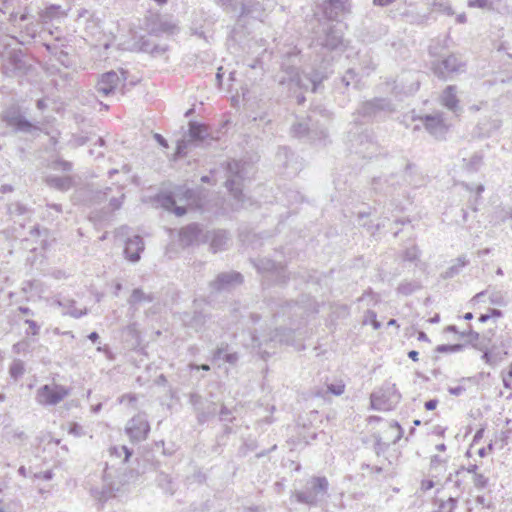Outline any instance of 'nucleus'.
<instances>
[{"mask_svg": "<svg viewBox=\"0 0 512 512\" xmlns=\"http://www.w3.org/2000/svg\"><path fill=\"white\" fill-rule=\"evenodd\" d=\"M419 251L416 246L406 249L404 253V259L407 261H414L418 258Z\"/></svg>", "mask_w": 512, "mask_h": 512, "instance_id": "obj_46", "label": "nucleus"}, {"mask_svg": "<svg viewBox=\"0 0 512 512\" xmlns=\"http://www.w3.org/2000/svg\"><path fill=\"white\" fill-rule=\"evenodd\" d=\"M482 359L490 366H495V360L492 359V351L485 350L482 354Z\"/></svg>", "mask_w": 512, "mask_h": 512, "instance_id": "obj_57", "label": "nucleus"}, {"mask_svg": "<svg viewBox=\"0 0 512 512\" xmlns=\"http://www.w3.org/2000/svg\"><path fill=\"white\" fill-rule=\"evenodd\" d=\"M24 364L21 360H15L9 368V373L12 378L17 380L24 374Z\"/></svg>", "mask_w": 512, "mask_h": 512, "instance_id": "obj_37", "label": "nucleus"}, {"mask_svg": "<svg viewBox=\"0 0 512 512\" xmlns=\"http://www.w3.org/2000/svg\"><path fill=\"white\" fill-rule=\"evenodd\" d=\"M225 186L236 200V209L243 208L245 204V196L242 193V181L245 176V163L237 160L228 161L226 164Z\"/></svg>", "mask_w": 512, "mask_h": 512, "instance_id": "obj_4", "label": "nucleus"}, {"mask_svg": "<svg viewBox=\"0 0 512 512\" xmlns=\"http://www.w3.org/2000/svg\"><path fill=\"white\" fill-rule=\"evenodd\" d=\"M506 355H507V352L500 353V352H493L492 351V359L495 360V366L498 363H500L505 358Z\"/></svg>", "mask_w": 512, "mask_h": 512, "instance_id": "obj_60", "label": "nucleus"}, {"mask_svg": "<svg viewBox=\"0 0 512 512\" xmlns=\"http://www.w3.org/2000/svg\"><path fill=\"white\" fill-rule=\"evenodd\" d=\"M174 28H175V26L168 22H161L159 28H157V29L153 28V29H151V32L154 34L171 33Z\"/></svg>", "mask_w": 512, "mask_h": 512, "instance_id": "obj_45", "label": "nucleus"}, {"mask_svg": "<svg viewBox=\"0 0 512 512\" xmlns=\"http://www.w3.org/2000/svg\"><path fill=\"white\" fill-rule=\"evenodd\" d=\"M209 238L210 234L197 223L189 224L180 231V242L186 246L207 243Z\"/></svg>", "mask_w": 512, "mask_h": 512, "instance_id": "obj_14", "label": "nucleus"}, {"mask_svg": "<svg viewBox=\"0 0 512 512\" xmlns=\"http://www.w3.org/2000/svg\"><path fill=\"white\" fill-rule=\"evenodd\" d=\"M465 345L464 344H453V345H447V344H443V345H438L436 347V352H439V353H455V352H460L464 349Z\"/></svg>", "mask_w": 512, "mask_h": 512, "instance_id": "obj_38", "label": "nucleus"}, {"mask_svg": "<svg viewBox=\"0 0 512 512\" xmlns=\"http://www.w3.org/2000/svg\"><path fill=\"white\" fill-rule=\"evenodd\" d=\"M452 483L455 488L454 495L460 497L466 488V476L464 468L457 470L454 474H450L446 479V484Z\"/></svg>", "mask_w": 512, "mask_h": 512, "instance_id": "obj_28", "label": "nucleus"}, {"mask_svg": "<svg viewBox=\"0 0 512 512\" xmlns=\"http://www.w3.org/2000/svg\"><path fill=\"white\" fill-rule=\"evenodd\" d=\"M318 5L328 20H336L341 15L350 12L348 0H322Z\"/></svg>", "mask_w": 512, "mask_h": 512, "instance_id": "obj_18", "label": "nucleus"}, {"mask_svg": "<svg viewBox=\"0 0 512 512\" xmlns=\"http://www.w3.org/2000/svg\"><path fill=\"white\" fill-rule=\"evenodd\" d=\"M210 234L208 242L211 250L215 253L226 248L230 237L225 230L207 231Z\"/></svg>", "mask_w": 512, "mask_h": 512, "instance_id": "obj_23", "label": "nucleus"}, {"mask_svg": "<svg viewBox=\"0 0 512 512\" xmlns=\"http://www.w3.org/2000/svg\"><path fill=\"white\" fill-rule=\"evenodd\" d=\"M465 387L462 386V385H458L456 387H450L448 389V392L451 394V395H454V396H460L461 394H463L465 392Z\"/></svg>", "mask_w": 512, "mask_h": 512, "instance_id": "obj_58", "label": "nucleus"}, {"mask_svg": "<svg viewBox=\"0 0 512 512\" xmlns=\"http://www.w3.org/2000/svg\"><path fill=\"white\" fill-rule=\"evenodd\" d=\"M155 299L153 293H146L142 288L133 289L130 297L127 300V303L130 306V309L137 310L138 306L143 303H151Z\"/></svg>", "mask_w": 512, "mask_h": 512, "instance_id": "obj_25", "label": "nucleus"}, {"mask_svg": "<svg viewBox=\"0 0 512 512\" xmlns=\"http://www.w3.org/2000/svg\"><path fill=\"white\" fill-rule=\"evenodd\" d=\"M328 487L325 477H312L307 481L304 490L295 492L296 500L299 503L316 505L327 495Z\"/></svg>", "mask_w": 512, "mask_h": 512, "instance_id": "obj_5", "label": "nucleus"}, {"mask_svg": "<svg viewBox=\"0 0 512 512\" xmlns=\"http://www.w3.org/2000/svg\"><path fill=\"white\" fill-rule=\"evenodd\" d=\"M126 434L131 442H141L145 440L150 431V425L144 414H138L130 419L125 427Z\"/></svg>", "mask_w": 512, "mask_h": 512, "instance_id": "obj_12", "label": "nucleus"}, {"mask_svg": "<svg viewBox=\"0 0 512 512\" xmlns=\"http://www.w3.org/2000/svg\"><path fill=\"white\" fill-rule=\"evenodd\" d=\"M361 64H362V70L367 75L370 74V72L375 70V68H376V63L373 61V58L369 54H365L363 56V60H362Z\"/></svg>", "mask_w": 512, "mask_h": 512, "instance_id": "obj_39", "label": "nucleus"}, {"mask_svg": "<svg viewBox=\"0 0 512 512\" xmlns=\"http://www.w3.org/2000/svg\"><path fill=\"white\" fill-rule=\"evenodd\" d=\"M482 162V156L475 154L470 158L468 167L472 170H477Z\"/></svg>", "mask_w": 512, "mask_h": 512, "instance_id": "obj_53", "label": "nucleus"}, {"mask_svg": "<svg viewBox=\"0 0 512 512\" xmlns=\"http://www.w3.org/2000/svg\"><path fill=\"white\" fill-rule=\"evenodd\" d=\"M328 390L336 395V396H339L341 394L344 393V390H345V385L342 384V383H338V384H330L328 385Z\"/></svg>", "mask_w": 512, "mask_h": 512, "instance_id": "obj_51", "label": "nucleus"}, {"mask_svg": "<svg viewBox=\"0 0 512 512\" xmlns=\"http://www.w3.org/2000/svg\"><path fill=\"white\" fill-rule=\"evenodd\" d=\"M3 120L8 126L14 128V130L18 132L32 133L33 131L38 130L35 125L21 115L17 108H9L4 111Z\"/></svg>", "mask_w": 512, "mask_h": 512, "instance_id": "obj_15", "label": "nucleus"}, {"mask_svg": "<svg viewBox=\"0 0 512 512\" xmlns=\"http://www.w3.org/2000/svg\"><path fill=\"white\" fill-rule=\"evenodd\" d=\"M291 134L293 137L303 138L308 136L310 139H321L327 136L325 130L318 131L310 116L298 119L291 127Z\"/></svg>", "mask_w": 512, "mask_h": 512, "instance_id": "obj_13", "label": "nucleus"}, {"mask_svg": "<svg viewBox=\"0 0 512 512\" xmlns=\"http://www.w3.org/2000/svg\"><path fill=\"white\" fill-rule=\"evenodd\" d=\"M501 377H502L503 386L507 389H511L512 388V382H511L512 378H509L507 375H505V372H501Z\"/></svg>", "mask_w": 512, "mask_h": 512, "instance_id": "obj_63", "label": "nucleus"}, {"mask_svg": "<svg viewBox=\"0 0 512 512\" xmlns=\"http://www.w3.org/2000/svg\"><path fill=\"white\" fill-rule=\"evenodd\" d=\"M167 46H159V45H153L151 48V54L156 55H162L167 51Z\"/></svg>", "mask_w": 512, "mask_h": 512, "instance_id": "obj_59", "label": "nucleus"}, {"mask_svg": "<svg viewBox=\"0 0 512 512\" xmlns=\"http://www.w3.org/2000/svg\"><path fill=\"white\" fill-rule=\"evenodd\" d=\"M69 433L76 437H80L85 434L83 427L77 423H72L70 425Z\"/></svg>", "mask_w": 512, "mask_h": 512, "instance_id": "obj_52", "label": "nucleus"}, {"mask_svg": "<svg viewBox=\"0 0 512 512\" xmlns=\"http://www.w3.org/2000/svg\"><path fill=\"white\" fill-rule=\"evenodd\" d=\"M152 47H153V45H151V43L148 40H142L141 45H140V49L143 52H148V53L151 54V48Z\"/></svg>", "mask_w": 512, "mask_h": 512, "instance_id": "obj_64", "label": "nucleus"}, {"mask_svg": "<svg viewBox=\"0 0 512 512\" xmlns=\"http://www.w3.org/2000/svg\"><path fill=\"white\" fill-rule=\"evenodd\" d=\"M433 487H434V482L430 479L423 480L421 482V490L424 492L432 489Z\"/></svg>", "mask_w": 512, "mask_h": 512, "instance_id": "obj_62", "label": "nucleus"}, {"mask_svg": "<svg viewBox=\"0 0 512 512\" xmlns=\"http://www.w3.org/2000/svg\"><path fill=\"white\" fill-rule=\"evenodd\" d=\"M355 76H356V74H355L354 70H353V69H348V70L346 71V73L341 77V79H340V83H341L344 87L348 88V87L350 86V84H351L352 82H354V80H355Z\"/></svg>", "mask_w": 512, "mask_h": 512, "instance_id": "obj_43", "label": "nucleus"}, {"mask_svg": "<svg viewBox=\"0 0 512 512\" xmlns=\"http://www.w3.org/2000/svg\"><path fill=\"white\" fill-rule=\"evenodd\" d=\"M298 54L299 52L295 48L287 52L281 64L282 70L279 76V85L289 93L294 94L299 90L308 89L316 92L325 76L319 71H313L311 74L301 76L296 67L299 63Z\"/></svg>", "mask_w": 512, "mask_h": 512, "instance_id": "obj_1", "label": "nucleus"}, {"mask_svg": "<svg viewBox=\"0 0 512 512\" xmlns=\"http://www.w3.org/2000/svg\"><path fill=\"white\" fill-rule=\"evenodd\" d=\"M144 248L145 245L142 237L135 235L126 241L124 253L129 261L135 263L140 260Z\"/></svg>", "mask_w": 512, "mask_h": 512, "instance_id": "obj_20", "label": "nucleus"}, {"mask_svg": "<svg viewBox=\"0 0 512 512\" xmlns=\"http://www.w3.org/2000/svg\"><path fill=\"white\" fill-rule=\"evenodd\" d=\"M25 324H27L29 326V330L26 331V334H28V335L29 334H31V335L39 334L40 326L34 320L26 319Z\"/></svg>", "mask_w": 512, "mask_h": 512, "instance_id": "obj_47", "label": "nucleus"}, {"mask_svg": "<svg viewBox=\"0 0 512 512\" xmlns=\"http://www.w3.org/2000/svg\"><path fill=\"white\" fill-rule=\"evenodd\" d=\"M468 6L487 10L493 9V3L489 0H469Z\"/></svg>", "mask_w": 512, "mask_h": 512, "instance_id": "obj_41", "label": "nucleus"}, {"mask_svg": "<svg viewBox=\"0 0 512 512\" xmlns=\"http://www.w3.org/2000/svg\"><path fill=\"white\" fill-rule=\"evenodd\" d=\"M71 394V388L52 383L39 387L35 394V400L42 406H55Z\"/></svg>", "mask_w": 512, "mask_h": 512, "instance_id": "obj_7", "label": "nucleus"}, {"mask_svg": "<svg viewBox=\"0 0 512 512\" xmlns=\"http://www.w3.org/2000/svg\"><path fill=\"white\" fill-rule=\"evenodd\" d=\"M472 479H473V483H474L475 487L478 489H483L488 484V478L480 473H475V475L472 476Z\"/></svg>", "mask_w": 512, "mask_h": 512, "instance_id": "obj_44", "label": "nucleus"}, {"mask_svg": "<svg viewBox=\"0 0 512 512\" xmlns=\"http://www.w3.org/2000/svg\"><path fill=\"white\" fill-rule=\"evenodd\" d=\"M465 63L454 54L433 63L432 70L434 74L441 79H447L453 73H458L464 70Z\"/></svg>", "mask_w": 512, "mask_h": 512, "instance_id": "obj_11", "label": "nucleus"}, {"mask_svg": "<svg viewBox=\"0 0 512 512\" xmlns=\"http://www.w3.org/2000/svg\"><path fill=\"white\" fill-rule=\"evenodd\" d=\"M207 316L201 311H194L193 313H183L181 319L185 326L190 327L196 331L200 330L206 323Z\"/></svg>", "mask_w": 512, "mask_h": 512, "instance_id": "obj_26", "label": "nucleus"}, {"mask_svg": "<svg viewBox=\"0 0 512 512\" xmlns=\"http://www.w3.org/2000/svg\"><path fill=\"white\" fill-rule=\"evenodd\" d=\"M460 336L462 338L467 337L470 343H474L479 339V333L473 331L471 328L468 331L461 332Z\"/></svg>", "mask_w": 512, "mask_h": 512, "instance_id": "obj_50", "label": "nucleus"}, {"mask_svg": "<svg viewBox=\"0 0 512 512\" xmlns=\"http://www.w3.org/2000/svg\"><path fill=\"white\" fill-rule=\"evenodd\" d=\"M78 19L87 18L89 21H91L95 26L97 25L96 20L94 19V16L87 10V9H80L77 14Z\"/></svg>", "mask_w": 512, "mask_h": 512, "instance_id": "obj_55", "label": "nucleus"}, {"mask_svg": "<svg viewBox=\"0 0 512 512\" xmlns=\"http://www.w3.org/2000/svg\"><path fill=\"white\" fill-rule=\"evenodd\" d=\"M480 125L483 126L481 127V129H484L485 133L487 135H490L491 133L500 129V127L502 126V121L499 118H494L487 122H482L480 123Z\"/></svg>", "mask_w": 512, "mask_h": 512, "instance_id": "obj_35", "label": "nucleus"}, {"mask_svg": "<svg viewBox=\"0 0 512 512\" xmlns=\"http://www.w3.org/2000/svg\"><path fill=\"white\" fill-rule=\"evenodd\" d=\"M213 360L236 365L239 361V354L237 352H230L228 344H222L214 351Z\"/></svg>", "mask_w": 512, "mask_h": 512, "instance_id": "obj_27", "label": "nucleus"}, {"mask_svg": "<svg viewBox=\"0 0 512 512\" xmlns=\"http://www.w3.org/2000/svg\"><path fill=\"white\" fill-rule=\"evenodd\" d=\"M420 284L419 282L417 281H402L398 287H397V292L399 294H402V295H410L412 293H414L415 291H417L418 289H420Z\"/></svg>", "mask_w": 512, "mask_h": 512, "instance_id": "obj_32", "label": "nucleus"}, {"mask_svg": "<svg viewBox=\"0 0 512 512\" xmlns=\"http://www.w3.org/2000/svg\"><path fill=\"white\" fill-rule=\"evenodd\" d=\"M119 196H113L109 199V206L112 211L118 210L122 206V202L124 199V193L120 188H118Z\"/></svg>", "mask_w": 512, "mask_h": 512, "instance_id": "obj_40", "label": "nucleus"}, {"mask_svg": "<svg viewBox=\"0 0 512 512\" xmlns=\"http://www.w3.org/2000/svg\"><path fill=\"white\" fill-rule=\"evenodd\" d=\"M120 84V77L114 71H109L101 75L95 85V90L101 96L107 97L114 94Z\"/></svg>", "mask_w": 512, "mask_h": 512, "instance_id": "obj_19", "label": "nucleus"}, {"mask_svg": "<svg viewBox=\"0 0 512 512\" xmlns=\"http://www.w3.org/2000/svg\"><path fill=\"white\" fill-rule=\"evenodd\" d=\"M54 303L63 308V314L64 315H70L73 318H80L87 314V309H78L75 307V300L69 299V298H56L54 300Z\"/></svg>", "mask_w": 512, "mask_h": 512, "instance_id": "obj_24", "label": "nucleus"}, {"mask_svg": "<svg viewBox=\"0 0 512 512\" xmlns=\"http://www.w3.org/2000/svg\"><path fill=\"white\" fill-rule=\"evenodd\" d=\"M351 141L353 142V146L356 147V152L362 154L364 157H372L376 150V144L366 132L360 133Z\"/></svg>", "mask_w": 512, "mask_h": 512, "instance_id": "obj_21", "label": "nucleus"}, {"mask_svg": "<svg viewBox=\"0 0 512 512\" xmlns=\"http://www.w3.org/2000/svg\"><path fill=\"white\" fill-rule=\"evenodd\" d=\"M343 41L342 32L330 23H325L317 33L314 43L328 50L337 49Z\"/></svg>", "mask_w": 512, "mask_h": 512, "instance_id": "obj_10", "label": "nucleus"}, {"mask_svg": "<svg viewBox=\"0 0 512 512\" xmlns=\"http://www.w3.org/2000/svg\"><path fill=\"white\" fill-rule=\"evenodd\" d=\"M458 496L450 495L446 501H442L439 505L441 512H454L457 507Z\"/></svg>", "mask_w": 512, "mask_h": 512, "instance_id": "obj_36", "label": "nucleus"}, {"mask_svg": "<svg viewBox=\"0 0 512 512\" xmlns=\"http://www.w3.org/2000/svg\"><path fill=\"white\" fill-rule=\"evenodd\" d=\"M252 346L254 348L258 349V352L262 354V357L264 358L266 355L269 356L270 352L266 349H263V343L256 337L255 335L252 336Z\"/></svg>", "mask_w": 512, "mask_h": 512, "instance_id": "obj_49", "label": "nucleus"}, {"mask_svg": "<svg viewBox=\"0 0 512 512\" xmlns=\"http://www.w3.org/2000/svg\"><path fill=\"white\" fill-rule=\"evenodd\" d=\"M196 193L193 189L177 187L173 192H161L155 201L167 211H173L177 216L186 214L187 206L196 204Z\"/></svg>", "mask_w": 512, "mask_h": 512, "instance_id": "obj_2", "label": "nucleus"}, {"mask_svg": "<svg viewBox=\"0 0 512 512\" xmlns=\"http://www.w3.org/2000/svg\"><path fill=\"white\" fill-rule=\"evenodd\" d=\"M215 413V407L213 406L212 409H209L208 412H197V418L199 423L206 422L211 415H214Z\"/></svg>", "mask_w": 512, "mask_h": 512, "instance_id": "obj_56", "label": "nucleus"}, {"mask_svg": "<svg viewBox=\"0 0 512 512\" xmlns=\"http://www.w3.org/2000/svg\"><path fill=\"white\" fill-rule=\"evenodd\" d=\"M370 321L371 325L375 330H378L381 327V323L376 318V313L374 311L368 310L366 315L365 322Z\"/></svg>", "mask_w": 512, "mask_h": 512, "instance_id": "obj_48", "label": "nucleus"}, {"mask_svg": "<svg viewBox=\"0 0 512 512\" xmlns=\"http://www.w3.org/2000/svg\"><path fill=\"white\" fill-rule=\"evenodd\" d=\"M468 264V260L466 259L465 256H460L457 258V263L452 265L451 267H449L445 274H444V277L445 278H452L454 277L455 275H457L460 270L466 266Z\"/></svg>", "mask_w": 512, "mask_h": 512, "instance_id": "obj_34", "label": "nucleus"}, {"mask_svg": "<svg viewBox=\"0 0 512 512\" xmlns=\"http://www.w3.org/2000/svg\"><path fill=\"white\" fill-rule=\"evenodd\" d=\"M207 136L208 129L205 125L191 121L189 123L188 138L177 142L176 154L178 156H185L192 146L202 142Z\"/></svg>", "mask_w": 512, "mask_h": 512, "instance_id": "obj_9", "label": "nucleus"}, {"mask_svg": "<svg viewBox=\"0 0 512 512\" xmlns=\"http://www.w3.org/2000/svg\"><path fill=\"white\" fill-rule=\"evenodd\" d=\"M110 453L116 456H121L124 454V462L128 461L129 457L132 455V450H130L127 446H120V447H112L110 449Z\"/></svg>", "mask_w": 512, "mask_h": 512, "instance_id": "obj_42", "label": "nucleus"}, {"mask_svg": "<svg viewBox=\"0 0 512 512\" xmlns=\"http://www.w3.org/2000/svg\"><path fill=\"white\" fill-rule=\"evenodd\" d=\"M393 105L387 98H374L363 102L356 111V115L362 118L361 122H367L382 113H391Z\"/></svg>", "mask_w": 512, "mask_h": 512, "instance_id": "obj_8", "label": "nucleus"}, {"mask_svg": "<svg viewBox=\"0 0 512 512\" xmlns=\"http://www.w3.org/2000/svg\"><path fill=\"white\" fill-rule=\"evenodd\" d=\"M219 417H220L221 421H227V422H231L233 419L232 412L225 406H222L220 413H219Z\"/></svg>", "mask_w": 512, "mask_h": 512, "instance_id": "obj_54", "label": "nucleus"}, {"mask_svg": "<svg viewBox=\"0 0 512 512\" xmlns=\"http://www.w3.org/2000/svg\"><path fill=\"white\" fill-rule=\"evenodd\" d=\"M158 484L164 490L165 493L169 495H173L175 493L176 487L172 480V478L167 474H160L158 476Z\"/></svg>", "mask_w": 512, "mask_h": 512, "instance_id": "obj_31", "label": "nucleus"}, {"mask_svg": "<svg viewBox=\"0 0 512 512\" xmlns=\"http://www.w3.org/2000/svg\"><path fill=\"white\" fill-rule=\"evenodd\" d=\"M119 490V487H115L114 484L112 483H107L105 481L103 487L101 489H98V488H93L91 490V493L92 495L94 496V498H96L97 500H99L100 502H105L107 501L108 499L112 498V497H115L116 496V492Z\"/></svg>", "mask_w": 512, "mask_h": 512, "instance_id": "obj_29", "label": "nucleus"}, {"mask_svg": "<svg viewBox=\"0 0 512 512\" xmlns=\"http://www.w3.org/2000/svg\"><path fill=\"white\" fill-rule=\"evenodd\" d=\"M401 394L395 384L384 383L381 388L370 396L371 406L375 410L390 411L400 402Z\"/></svg>", "mask_w": 512, "mask_h": 512, "instance_id": "obj_6", "label": "nucleus"}, {"mask_svg": "<svg viewBox=\"0 0 512 512\" xmlns=\"http://www.w3.org/2000/svg\"><path fill=\"white\" fill-rule=\"evenodd\" d=\"M423 126L426 131L437 139L444 138L448 127L444 122L443 113L437 112L433 115H425L421 117Z\"/></svg>", "mask_w": 512, "mask_h": 512, "instance_id": "obj_16", "label": "nucleus"}, {"mask_svg": "<svg viewBox=\"0 0 512 512\" xmlns=\"http://www.w3.org/2000/svg\"><path fill=\"white\" fill-rule=\"evenodd\" d=\"M440 103L454 113L460 110L457 87L455 85H449L444 89L440 97Z\"/></svg>", "mask_w": 512, "mask_h": 512, "instance_id": "obj_22", "label": "nucleus"}, {"mask_svg": "<svg viewBox=\"0 0 512 512\" xmlns=\"http://www.w3.org/2000/svg\"><path fill=\"white\" fill-rule=\"evenodd\" d=\"M253 266L257 272L262 275L263 284H285L289 280V273L287 272L286 266L280 262H275L270 258H258L252 260Z\"/></svg>", "mask_w": 512, "mask_h": 512, "instance_id": "obj_3", "label": "nucleus"}, {"mask_svg": "<svg viewBox=\"0 0 512 512\" xmlns=\"http://www.w3.org/2000/svg\"><path fill=\"white\" fill-rule=\"evenodd\" d=\"M51 187L59 190H68L71 187V179L69 177H51L47 179Z\"/></svg>", "mask_w": 512, "mask_h": 512, "instance_id": "obj_33", "label": "nucleus"}, {"mask_svg": "<svg viewBox=\"0 0 512 512\" xmlns=\"http://www.w3.org/2000/svg\"><path fill=\"white\" fill-rule=\"evenodd\" d=\"M243 282V276L238 272L219 273L214 281L210 283L212 290L216 292L226 291L240 285Z\"/></svg>", "mask_w": 512, "mask_h": 512, "instance_id": "obj_17", "label": "nucleus"}, {"mask_svg": "<svg viewBox=\"0 0 512 512\" xmlns=\"http://www.w3.org/2000/svg\"><path fill=\"white\" fill-rule=\"evenodd\" d=\"M7 212L11 217H19V216H30L32 214V209L27 205L15 201L11 202L7 205Z\"/></svg>", "mask_w": 512, "mask_h": 512, "instance_id": "obj_30", "label": "nucleus"}, {"mask_svg": "<svg viewBox=\"0 0 512 512\" xmlns=\"http://www.w3.org/2000/svg\"><path fill=\"white\" fill-rule=\"evenodd\" d=\"M390 427H391V429H395L397 431V436L394 440V443H395L402 437L403 430L397 422L392 423Z\"/></svg>", "mask_w": 512, "mask_h": 512, "instance_id": "obj_61", "label": "nucleus"}]
</instances>
